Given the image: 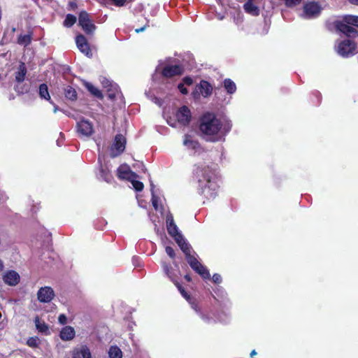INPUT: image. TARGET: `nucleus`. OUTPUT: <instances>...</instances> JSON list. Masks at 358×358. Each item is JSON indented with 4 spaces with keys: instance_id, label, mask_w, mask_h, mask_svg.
<instances>
[{
    "instance_id": "46",
    "label": "nucleus",
    "mask_w": 358,
    "mask_h": 358,
    "mask_svg": "<svg viewBox=\"0 0 358 358\" xmlns=\"http://www.w3.org/2000/svg\"><path fill=\"white\" fill-rule=\"evenodd\" d=\"M191 251H192V247L191 245L189 246L188 248H187L186 249L183 250H182V252L184 253L185 255V259L187 257H189V256H192V255L191 254Z\"/></svg>"
},
{
    "instance_id": "20",
    "label": "nucleus",
    "mask_w": 358,
    "mask_h": 358,
    "mask_svg": "<svg viewBox=\"0 0 358 358\" xmlns=\"http://www.w3.org/2000/svg\"><path fill=\"white\" fill-rule=\"evenodd\" d=\"M76 335L74 329L71 326L63 327L60 331V338L62 341H71Z\"/></svg>"
},
{
    "instance_id": "50",
    "label": "nucleus",
    "mask_w": 358,
    "mask_h": 358,
    "mask_svg": "<svg viewBox=\"0 0 358 358\" xmlns=\"http://www.w3.org/2000/svg\"><path fill=\"white\" fill-rule=\"evenodd\" d=\"M152 203L153 207L157 210L158 208L157 198L154 194H152Z\"/></svg>"
},
{
    "instance_id": "15",
    "label": "nucleus",
    "mask_w": 358,
    "mask_h": 358,
    "mask_svg": "<svg viewBox=\"0 0 358 358\" xmlns=\"http://www.w3.org/2000/svg\"><path fill=\"white\" fill-rule=\"evenodd\" d=\"M20 280V275L13 270L8 271L3 275V282L10 286L17 285Z\"/></svg>"
},
{
    "instance_id": "30",
    "label": "nucleus",
    "mask_w": 358,
    "mask_h": 358,
    "mask_svg": "<svg viewBox=\"0 0 358 358\" xmlns=\"http://www.w3.org/2000/svg\"><path fill=\"white\" fill-rule=\"evenodd\" d=\"M344 21L351 27H358V16L353 15H345L343 16Z\"/></svg>"
},
{
    "instance_id": "23",
    "label": "nucleus",
    "mask_w": 358,
    "mask_h": 358,
    "mask_svg": "<svg viewBox=\"0 0 358 358\" xmlns=\"http://www.w3.org/2000/svg\"><path fill=\"white\" fill-rule=\"evenodd\" d=\"M243 8L247 13L253 16H258L260 13L259 7L255 5L253 2L247 1L243 5Z\"/></svg>"
},
{
    "instance_id": "48",
    "label": "nucleus",
    "mask_w": 358,
    "mask_h": 358,
    "mask_svg": "<svg viewBox=\"0 0 358 358\" xmlns=\"http://www.w3.org/2000/svg\"><path fill=\"white\" fill-rule=\"evenodd\" d=\"M58 320L60 324H65L67 322V318L64 314H61L58 317Z\"/></svg>"
},
{
    "instance_id": "45",
    "label": "nucleus",
    "mask_w": 358,
    "mask_h": 358,
    "mask_svg": "<svg viewBox=\"0 0 358 358\" xmlns=\"http://www.w3.org/2000/svg\"><path fill=\"white\" fill-rule=\"evenodd\" d=\"M113 4L116 6H122L125 4L127 0H111Z\"/></svg>"
},
{
    "instance_id": "17",
    "label": "nucleus",
    "mask_w": 358,
    "mask_h": 358,
    "mask_svg": "<svg viewBox=\"0 0 358 358\" xmlns=\"http://www.w3.org/2000/svg\"><path fill=\"white\" fill-rule=\"evenodd\" d=\"M166 228L169 234L172 236L174 240L178 238V236H182L181 233L178 231L177 225L175 224L172 216L167 217L166 219Z\"/></svg>"
},
{
    "instance_id": "14",
    "label": "nucleus",
    "mask_w": 358,
    "mask_h": 358,
    "mask_svg": "<svg viewBox=\"0 0 358 358\" xmlns=\"http://www.w3.org/2000/svg\"><path fill=\"white\" fill-rule=\"evenodd\" d=\"M78 132L85 136H90L94 132L92 124L85 119L77 123Z\"/></svg>"
},
{
    "instance_id": "53",
    "label": "nucleus",
    "mask_w": 358,
    "mask_h": 358,
    "mask_svg": "<svg viewBox=\"0 0 358 358\" xmlns=\"http://www.w3.org/2000/svg\"><path fill=\"white\" fill-rule=\"evenodd\" d=\"M184 278H185V280H187V282H191V281H192V278H191V276H190V275H189V274H186V275H185Z\"/></svg>"
},
{
    "instance_id": "19",
    "label": "nucleus",
    "mask_w": 358,
    "mask_h": 358,
    "mask_svg": "<svg viewBox=\"0 0 358 358\" xmlns=\"http://www.w3.org/2000/svg\"><path fill=\"white\" fill-rule=\"evenodd\" d=\"M27 69L24 62H20L17 70L15 72V80L18 83H22L26 77Z\"/></svg>"
},
{
    "instance_id": "4",
    "label": "nucleus",
    "mask_w": 358,
    "mask_h": 358,
    "mask_svg": "<svg viewBox=\"0 0 358 358\" xmlns=\"http://www.w3.org/2000/svg\"><path fill=\"white\" fill-rule=\"evenodd\" d=\"M78 25L88 36H93L96 29L93 20L90 18V14L85 10L80 11L78 15Z\"/></svg>"
},
{
    "instance_id": "37",
    "label": "nucleus",
    "mask_w": 358,
    "mask_h": 358,
    "mask_svg": "<svg viewBox=\"0 0 358 358\" xmlns=\"http://www.w3.org/2000/svg\"><path fill=\"white\" fill-rule=\"evenodd\" d=\"M129 182H131L136 191L141 192L143 189V183L139 180H137L136 178H134L133 180H131Z\"/></svg>"
},
{
    "instance_id": "7",
    "label": "nucleus",
    "mask_w": 358,
    "mask_h": 358,
    "mask_svg": "<svg viewBox=\"0 0 358 358\" xmlns=\"http://www.w3.org/2000/svg\"><path fill=\"white\" fill-rule=\"evenodd\" d=\"M126 143V138L122 134H117L111 146V157H115L121 155L125 150Z\"/></svg>"
},
{
    "instance_id": "52",
    "label": "nucleus",
    "mask_w": 358,
    "mask_h": 358,
    "mask_svg": "<svg viewBox=\"0 0 358 358\" xmlns=\"http://www.w3.org/2000/svg\"><path fill=\"white\" fill-rule=\"evenodd\" d=\"M69 6L72 10H75L78 7L77 3L74 1H70Z\"/></svg>"
},
{
    "instance_id": "55",
    "label": "nucleus",
    "mask_w": 358,
    "mask_h": 358,
    "mask_svg": "<svg viewBox=\"0 0 358 358\" xmlns=\"http://www.w3.org/2000/svg\"><path fill=\"white\" fill-rule=\"evenodd\" d=\"M257 355V352L255 351V350H252V352H250V357L251 358H253L255 355Z\"/></svg>"
},
{
    "instance_id": "29",
    "label": "nucleus",
    "mask_w": 358,
    "mask_h": 358,
    "mask_svg": "<svg viewBox=\"0 0 358 358\" xmlns=\"http://www.w3.org/2000/svg\"><path fill=\"white\" fill-rule=\"evenodd\" d=\"M65 97L69 100L75 101L77 99L76 90L71 86H67L64 90Z\"/></svg>"
},
{
    "instance_id": "18",
    "label": "nucleus",
    "mask_w": 358,
    "mask_h": 358,
    "mask_svg": "<svg viewBox=\"0 0 358 358\" xmlns=\"http://www.w3.org/2000/svg\"><path fill=\"white\" fill-rule=\"evenodd\" d=\"M196 273L199 274L202 278L203 279H209L210 278V273L208 270L206 268V266H204L203 264H201L198 260L195 262L191 266H190Z\"/></svg>"
},
{
    "instance_id": "47",
    "label": "nucleus",
    "mask_w": 358,
    "mask_h": 358,
    "mask_svg": "<svg viewBox=\"0 0 358 358\" xmlns=\"http://www.w3.org/2000/svg\"><path fill=\"white\" fill-rule=\"evenodd\" d=\"M191 251H192V247L191 245L189 246L188 248H187L186 249L183 250H182V252L184 253L185 255V259L187 257H189V256H192V255L191 254Z\"/></svg>"
},
{
    "instance_id": "1",
    "label": "nucleus",
    "mask_w": 358,
    "mask_h": 358,
    "mask_svg": "<svg viewBox=\"0 0 358 358\" xmlns=\"http://www.w3.org/2000/svg\"><path fill=\"white\" fill-rule=\"evenodd\" d=\"M231 127L230 122H222L213 113L207 112L199 119L200 131L207 136L208 141L213 143L224 141Z\"/></svg>"
},
{
    "instance_id": "28",
    "label": "nucleus",
    "mask_w": 358,
    "mask_h": 358,
    "mask_svg": "<svg viewBox=\"0 0 358 358\" xmlns=\"http://www.w3.org/2000/svg\"><path fill=\"white\" fill-rule=\"evenodd\" d=\"M85 86L94 96L100 99L103 98L101 92L98 88L94 87L92 83H86Z\"/></svg>"
},
{
    "instance_id": "35",
    "label": "nucleus",
    "mask_w": 358,
    "mask_h": 358,
    "mask_svg": "<svg viewBox=\"0 0 358 358\" xmlns=\"http://www.w3.org/2000/svg\"><path fill=\"white\" fill-rule=\"evenodd\" d=\"M175 241L178 245L182 251L190 246V245L185 240L182 236H178V238H176Z\"/></svg>"
},
{
    "instance_id": "59",
    "label": "nucleus",
    "mask_w": 358,
    "mask_h": 358,
    "mask_svg": "<svg viewBox=\"0 0 358 358\" xmlns=\"http://www.w3.org/2000/svg\"><path fill=\"white\" fill-rule=\"evenodd\" d=\"M12 31H13V32H15V28H13Z\"/></svg>"
},
{
    "instance_id": "33",
    "label": "nucleus",
    "mask_w": 358,
    "mask_h": 358,
    "mask_svg": "<svg viewBox=\"0 0 358 358\" xmlns=\"http://www.w3.org/2000/svg\"><path fill=\"white\" fill-rule=\"evenodd\" d=\"M77 18L72 14H67L63 22V25L66 27H71L76 22Z\"/></svg>"
},
{
    "instance_id": "9",
    "label": "nucleus",
    "mask_w": 358,
    "mask_h": 358,
    "mask_svg": "<svg viewBox=\"0 0 358 358\" xmlns=\"http://www.w3.org/2000/svg\"><path fill=\"white\" fill-rule=\"evenodd\" d=\"M178 122L183 125L187 126L192 120V113L187 106H181L176 114Z\"/></svg>"
},
{
    "instance_id": "40",
    "label": "nucleus",
    "mask_w": 358,
    "mask_h": 358,
    "mask_svg": "<svg viewBox=\"0 0 358 358\" xmlns=\"http://www.w3.org/2000/svg\"><path fill=\"white\" fill-rule=\"evenodd\" d=\"M212 280L215 284H220L222 282V277L218 273L213 274L212 277Z\"/></svg>"
},
{
    "instance_id": "54",
    "label": "nucleus",
    "mask_w": 358,
    "mask_h": 358,
    "mask_svg": "<svg viewBox=\"0 0 358 358\" xmlns=\"http://www.w3.org/2000/svg\"><path fill=\"white\" fill-rule=\"evenodd\" d=\"M4 267L3 261L0 259V272L3 271Z\"/></svg>"
},
{
    "instance_id": "32",
    "label": "nucleus",
    "mask_w": 358,
    "mask_h": 358,
    "mask_svg": "<svg viewBox=\"0 0 358 358\" xmlns=\"http://www.w3.org/2000/svg\"><path fill=\"white\" fill-rule=\"evenodd\" d=\"M108 354L110 358H122V352L117 346H111Z\"/></svg>"
},
{
    "instance_id": "21",
    "label": "nucleus",
    "mask_w": 358,
    "mask_h": 358,
    "mask_svg": "<svg viewBox=\"0 0 358 358\" xmlns=\"http://www.w3.org/2000/svg\"><path fill=\"white\" fill-rule=\"evenodd\" d=\"M162 268L166 276L173 282V284H176L178 282L176 279L177 275L171 264L164 262L162 264Z\"/></svg>"
},
{
    "instance_id": "57",
    "label": "nucleus",
    "mask_w": 358,
    "mask_h": 358,
    "mask_svg": "<svg viewBox=\"0 0 358 358\" xmlns=\"http://www.w3.org/2000/svg\"><path fill=\"white\" fill-rule=\"evenodd\" d=\"M201 318H202L203 320H205V321H208V320H209V318H208L207 316L204 315H201Z\"/></svg>"
},
{
    "instance_id": "22",
    "label": "nucleus",
    "mask_w": 358,
    "mask_h": 358,
    "mask_svg": "<svg viewBox=\"0 0 358 358\" xmlns=\"http://www.w3.org/2000/svg\"><path fill=\"white\" fill-rule=\"evenodd\" d=\"M34 322L36 328L39 332L46 335L50 334L48 325L44 321L41 320L38 315L35 317Z\"/></svg>"
},
{
    "instance_id": "56",
    "label": "nucleus",
    "mask_w": 358,
    "mask_h": 358,
    "mask_svg": "<svg viewBox=\"0 0 358 358\" xmlns=\"http://www.w3.org/2000/svg\"><path fill=\"white\" fill-rule=\"evenodd\" d=\"M351 3L358 5V0H348Z\"/></svg>"
},
{
    "instance_id": "51",
    "label": "nucleus",
    "mask_w": 358,
    "mask_h": 358,
    "mask_svg": "<svg viewBox=\"0 0 358 358\" xmlns=\"http://www.w3.org/2000/svg\"><path fill=\"white\" fill-rule=\"evenodd\" d=\"M8 199V196L4 194V192H0V201L6 202Z\"/></svg>"
},
{
    "instance_id": "5",
    "label": "nucleus",
    "mask_w": 358,
    "mask_h": 358,
    "mask_svg": "<svg viewBox=\"0 0 358 358\" xmlns=\"http://www.w3.org/2000/svg\"><path fill=\"white\" fill-rule=\"evenodd\" d=\"M356 43L349 39L341 41L337 47V52L343 57L354 55L356 52Z\"/></svg>"
},
{
    "instance_id": "16",
    "label": "nucleus",
    "mask_w": 358,
    "mask_h": 358,
    "mask_svg": "<svg viewBox=\"0 0 358 358\" xmlns=\"http://www.w3.org/2000/svg\"><path fill=\"white\" fill-rule=\"evenodd\" d=\"M71 356L72 358H92L90 348L86 345L73 348L71 351Z\"/></svg>"
},
{
    "instance_id": "2",
    "label": "nucleus",
    "mask_w": 358,
    "mask_h": 358,
    "mask_svg": "<svg viewBox=\"0 0 358 358\" xmlns=\"http://www.w3.org/2000/svg\"><path fill=\"white\" fill-rule=\"evenodd\" d=\"M198 183V193L207 199H213L217 196L219 185L215 169L210 166H197L193 172Z\"/></svg>"
},
{
    "instance_id": "10",
    "label": "nucleus",
    "mask_w": 358,
    "mask_h": 358,
    "mask_svg": "<svg viewBox=\"0 0 358 358\" xmlns=\"http://www.w3.org/2000/svg\"><path fill=\"white\" fill-rule=\"evenodd\" d=\"M76 43L79 50L87 57H92V53L87 38L82 34L76 37Z\"/></svg>"
},
{
    "instance_id": "42",
    "label": "nucleus",
    "mask_w": 358,
    "mask_h": 358,
    "mask_svg": "<svg viewBox=\"0 0 358 358\" xmlns=\"http://www.w3.org/2000/svg\"><path fill=\"white\" fill-rule=\"evenodd\" d=\"M302 0H286V4L289 6H293L299 4Z\"/></svg>"
},
{
    "instance_id": "36",
    "label": "nucleus",
    "mask_w": 358,
    "mask_h": 358,
    "mask_svg": "<svg viewBox=\"0 0 358 358\" xmlns=\"http://www.w3.org/2000/svg\"><path fill=\"white\" fill-rule=\"evenodd\" d=\"M26 343L29 347L35 348L38 346L39 339L37 336L29 337Z\"/></svg>"
},
{
    "instance_id": "39",
    "label": "nucleus",
    "mask_w": 358,
    "mask_h": 358,
    "mask_svg": "<svg viewBox=\"0 0 358 358\" xmlns=\"http://www.w3.org/2000/svg\"><path fill=\"white\" fill-rule=\"evenodd\" d=\"M166 254L171 258L174 259L176 257V253L173 248L171 246H166L165 248Z\"/></svg>"
},
{
    "instance_id": "6",
    "label": "nucleus",
    "mask_w": 358,
    "mask_h": 358,
    "mask_svg": "<svg viewBox=\"0 0 358 358\" xmlns=\"http://www.w3.org/2000/svg\"><path fill=\"white\" fill-rule=\"evenodd\" d=\"M213 92V86L211 84L202 80L199 84L196 85L195 90L192 92V96L194 99H197L202 95L203 97H208L211 95Z\"/></svg>"
},
{
    "instance_id": "34",
    "label": "nucleus",
    "mask_w": 358,
    "mask_h": 358,
    "mask_svg": "<svg viewBox=\"0 0 358 358\" xmlns=\"http://www.w3.org/2000/svg\"><path fill=\"white\" fill-rule=\"evenodd\" d=\"M176 287L178 288V291L181 294V295L187 300H191L192 297L181 285V284L178 281L176 284H174Z\"/></svg>"
},
{
    "instance_id": "27",
    "label": "nucleus",
    "mask_w": 358,
    "mask_h": 358,
    "mask_svg": "<svg viewBox=\"0 0 358 358\" xmlns=\"http://www.w3.org/2000/svg\"><path fill=\"white\" fill-rule=\"evenodd\" d=\"M225 90L229 94H234L236 91V85L235 83L230 78H226L223 81Z\"/></svg>"
},
{
    "instance_id": "26",
    "label": "nucleus",
    "mask_w": 358,
    "mask_h": 358,
    "mask_svg": "<svg viewBox=\"0 0 358 358\" xmlns=\"http://www.w3.org/2000/svg\"><path fill=\"white\" fill-rule=\"evenodd\" d=\"M32 32H29L25 35H19L17 38V43L21 45H24V47L28 46L31 44L32 40Z\"/></svg>"
},
{
    "instance_id": "25",
    "label": "nucleus",
    "mask_w": 358,
    "mask_h": 358,
    "mask_svg": "<svg viewBox=\"0 0 358 358\" xmlns=\"http://www.w3.org/2000/svg\"><path fill=\"white\" fill-rule=\"evenodd\" d=\"M183 143L185 145L193 150H196L200 148V143L199 141L192 139V136L188 134L185 136Z\"/></svg>"
},
{
    "instance_id": "12",
    "label": "nucleus",
    "mask_w": 358,
    "mask_h": 358,
    "mask_svg": "<svg viewBox=\"0 0 358 358\" xmlns=\"http://www.w3.org/2000/svg\"><path fill=\"white\" fill-rule=\"evenodd\" d=\"M320 12L321 7L316 2H309L303 6V13L307 18L315 17Z\"/></svg>"
},
{
    "instance_id": "31",
    "label": "nucleus",
    "mask_w": 358,
    "mask_h": 358,
    "mask_svg": "<svg viewBox=\"0 0 358 358\" xmlns=\"http://www.w3.org/2000/svg\"><path fill=\"white\" fill-rule=\"evenodd\" d=\"M100 176L104 180L108 182H110L113 179V176L110 171L107 167L103 166H101L100 168Z\"/></svg>"
},
{
    "instance_id": "58",
    "label": "nucleus",
    "mask_w": 358,
    "mask_h": 358,
    "mask_svg": "<svg viewBox=\"0 0 358 358\" xmlns=\"http://www.w3.org/2000/svg\"><path fill=\"white\" fill-rule=\"evenodd\" d=\"M108 96L110 97V99H114V98H115V94H108Z\"/></svg>"
},
{
    "instance_id": "43",
    "label": "nucleus",
    "mask_w": 358,
    "mask_h": 358,
    "mask_svg": "<svg viewBox=\"0 0 358 358\" xmlns=\"http://www.w3.org/2000/svg\"><path fill=\"white\" fill-rule=\"evenodd\" d=\"M183 83L187 85H192L193 84V79L190 76H185L182 78Z\"/></svg>"
},
{
    "instance_id": "24",
    "label": "nucleus",
    "mask_w": 358,
    "mask_h": 358,
    "mask_svg": "<svg viewBox=\"0 0 358 358\" xmlns=\"http://www.w3.org/2000/svg\"><path fill=\"white\" fill-rule=\"evenodd\" d=\"M38 94L41 99H43L45 100L48 101L50 103H52L51 97H50V95L49 91H48V87L45 83H42L39 85Z\"/></svg>"
},
{
    "instance_id": "38",
    "label": "nucleus",
    "mask_w": 358,
    "mask_h": 358,
    "mask_svg": "<svg viewBox=\"0 0 358 358\" xmlns=\"http://www.w3.org/2000/svg\"><path fill=\"white\" fill-rule=\"evenodd\" d=\"M187 301L189 303V304L191 305V307L194 310H196V312H199L200 311L199 305H198V303L196 302V300L194 298L192 297L191 300H188Z\"/></svg>"
},
{
    "instance_id": "49",
    "label": "nucleus",
    "mask_w": 358,
    "mask_h": 358,
    "mask_svg": "<svg viewBox=\"0 0 358 358\" xmlns=\"http://www.w3.org/2000/svg\"><path fill=\"white\" fill-rule=\"evenodd\" d=\"M148 26H149V25H148V21H147V22H146V23H145V24H144L143 27H136V28L135 29V31H136V33H139V32L143 31L145 29V28H146L147 27H148Z\"/></svg>"
},
{
    "instance_id": "11",
    "label": "nucleus",
    "mask_w": 358,
    "mask_h": 358,
    "mask_svg": "<svg viewBox=\"0 0 358 358\" xmlns=\"http://www.w3.org/2000/svg\"><path fill=\"white\" fill-rule=\"evenodd\" d=\"M117 176L120 180L130 181L134 178H137L138 176L132 171L128 165H121L117 170Z\"/></svg>"
},
{
    "instance_id": "41",
    "label": "nucleus",
    "mask_w": 358,
    "mask_h": 358,
    "mask_svg": "<svg viewBox=\"0 0 358 358\" xmlns=\"http://www.w3.org/2000/svg\"><path fill=\"white\" fill-rule=\"evenodd\" d=\"M178 89L179 90V91L180 92L181 94H184V95H186L188 94V90L185 87V84L184 83H179L178 85Z\"/></svg>"
},
{
    "instance_id": "13",
    "label": "nucleus",
    "mask_w": 358,
    "mask_h": 358,
    "mask_svg": "<svg viewBox=\"0 0 358 358\" xmlns=\"http://www.w3.org/2000/svg\"><path fill=\"white\" fill-rule=\"evenodd\" d=\"M55 296L54 290L50 287H44L39 289L37 297L41 303H49Z\"/></svg>"
},
{
    "instance_id": "8",
    "label": "nucleus",
    "mask_w": 358,
    "mask_h": 358,
    "mask_svg": "<svg viewBox=\"0 0 358 358\" xmlns=\"http://www.w3.org/2000/svg\"><path fill=\"white\" fill-rule=\"evenodd\" d=\"M184 73V68L180 64L166 65L163 67L161 74L166 78H171L176 76H181Z\"/></svg>"
},
{
    "instance_id": "44",
    "label": "nucleus",
    "mask_w": 358,
    "mask_h": 358,
    "mask_svg": "<svg viewBox=\"0 0 358 358\" xmlns=\"http://www.w3.org/2000/svg\"><path fill=\"white\" fill-rule=\"evenodd\" d=\"M186 260L189 265L191 266L195 262H196L198 259L194 255L189 256V257L186 258Z\"/></svg>"
},
{
    "instance_id": "3",
    "label": "nucleus",
    "mask_w": 358,
    "mask_h": 358,
    "mask_svg": "<svg viewBox=\"0 0 358 358\" xmlns=\"http://www.w3.org/2000/svg\"><path fill=\"white\" fill-rule=\"evenodd\" d=\"M326 26L328 30H335L337 32L343 34L347 37L355 38L358 36V31L346 23L344 21L343 17L342 20H336L333 22H327Z\"/></svg>"
}]
</instances>
